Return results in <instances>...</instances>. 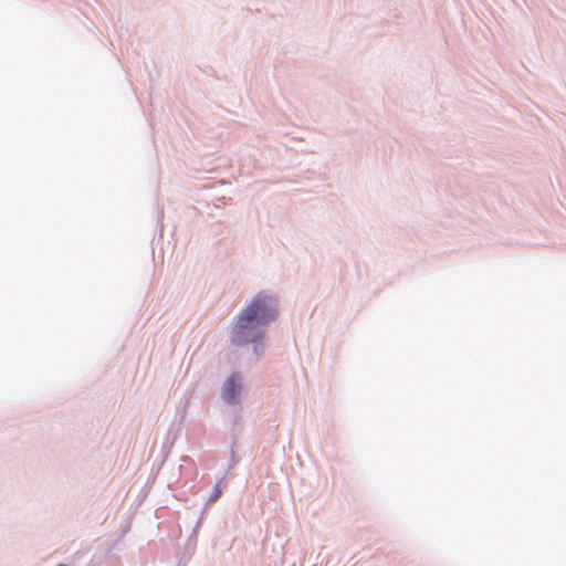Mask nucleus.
I'll use <instances>...</instances> for the list:
<instances>
[{
    "mask_svg": "<svg viewBox=\"0 0 566 566\" xmlns=\"http://www.w3.org/2000/svg\"><path fill=\"white\" fill-rule=\"evenodd\" d=\"M57 566H66L65 564H59Z\"/></svg>",
    "mask_w": 566,
    "mask_h": 566,
    "instance_id": "obj_4",
    "label": "nucleus"
},
{
    "mask_svg": "<svg viewBox=\"0 0 566 566\" xmlns=\"http://www.w3.org/2000/svg\"><path fill=\"white\" fill-rule=\"evenodd\" d=\"M276 315L275 300L264 294L256 295L240 314L233 327V340L238 345L256 340L263 334L261 328L274 321Z\"/></svg>",
    "mask_w": 566,
    "mask_h": 566,
    "instance_id": "obj_1",
    "label": "nucleus"
},
{
    "mask_svg": "<svg viewBox=\"0 0 566 566\" xmlns=\"http://www.w3.org/2000/svg\"><path fill=\"white\" fill-rule=\"evenodd\" d=\"M240 387L241 385L239 378L232 375L226 380L223 385L222 398L228 402H235L240 392Z\"/></svg>",
    "mask_w": 566,
    "mask_h": 566,
    "instance_id": "obj_2",
    "label": "nucleus"
},
{
    "mask_svg": "<svg viewBox=\"0 0 566 566\" xmlns=\"http://www.w3.org/2000/svg\"><path fill=\"white\" fill-rule=\"evenodd\" d=\"M221 493H222V488L218 483V484L214 485V488L212 490V493H211V495L209 497V502L210 503L216 502L220 497Z\"/></svg>",
    "mask_w": 566,
    "mask_h": 566,
    "instance_id": "obj_3",
    "label": "nucleus"
}]
</instances>
